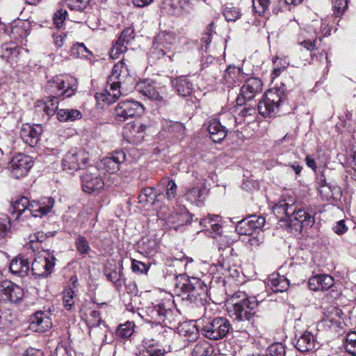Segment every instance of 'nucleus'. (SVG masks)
<instances>
[{"label": "nucleus", "instance_id": "obj_55", "mask_svg": "<svg viewBox=\"0 0 356 356\" xmlns=\"http://www.w3.org/2000/svg\"><path fill=\"white\" fill-rule=\"evenodd\" d=\"M305 32L302 33V39L301 36L299 37L298 40V43L305 47L308 51H313L316 49V37L312 36L311 38H307L306 35H304Z\"/></svg>", "mask_w": 356, "mask_h": 356}, {"label": "nucleus", "instance_id": "obj_52", "mask_svg": "<svg viewBox=\"0 0 356 356\" xmlns=\"http://www.w3.org/2000/svg\"><path fill=\"white\" fill-rule=\"evenodd\" d=\"M345 349L349 354L356 356V332L346 334Z\"/></svg>", "mask_w": 356, "mask_h": 356}, {"label": "nucleus", "instance_id": "obj_8", "mask_svg": "<svg viewBox=\"0 0 356 356\" xmlns=\"http://www.w3.org/2000/svg\"><path fill=\"white\" fill-rule=\"evenodd\" d=\"M81 186L84 192L91 193L102 188L105 184L98 167L90 165L83 168L81 175Z\"/></svg>", "mask_w": 356, "mask_h": 356}, {"label": "nucleus", "instance_id": "obj_12", "mask_svg": "<svg viewBox=\"0 0 356 356\" xmlns=\"http://www.w3.org/2000/svg\"><path fill=\"white\" fill-rule=\"evenodd\" d=\"M24 290L10 280H3L0 285V301L17 303L24 297Z\"/></svg>", "mask_w": 356, "mask_h": 356}, {"label": "nucleus", "instance_id": "obj_29", "mask_svg": "<svg viewBox=\"0 0 356 356\" xmlns=\"http://www.w3.org/2000/svg\"><path fill=\"white\" fill-rule=\"evenodd\" d=\"M296 337L295 346L300 352H307L315 348L316 339L310 332L305 331L300 333L299 336L296 335Z\"/></svg>", "mask_w": 356, "mask_h": 356}, {"label": "nucleus", "instance_id": "obj_32", "mask_svg": "<svg viewBox=\"0 0 356 356\" xmlns=\"http://www.w3.org/2000/svg\"><path fill=\"white\" fill-rule=\"evenodd\" d=\"M30 270V262L24 256H18L13 259L10 264V271L19 277L28 275Z\"/></svg>", "mask_w": 356, "mask_h": 356}, {"label": "nucleus", "instance_id": "obj_26", "mask_svg": "<svg viewBox=\"0 0 356 356\" xmlns=\"http://www.w3.org/2000/svg\"><path fill=\"white\" fill-rule=\"evenodd\" d=\"M58 99L56 96H49L44 99L38 101L35 106L37 113H42V118L46 120L58 111Z\"/></svg>", "mask_w": 356, "mask_h": 356}, {"label": "nucleus", "instance_id": "obj_57", "mask_svg": "<svg viewBox=\"0 0 356 356\" xmlns=\"http://www.w3.org/2000/svg\"><path fill=\"white\" fill-rule=\"evenodd\" d=\"M74 291L69 288L63 292V304L67 310H70L74 305Z\"/></svg>", "mask_w": 356, "mask_h": 356}, {"label": "nucleus", "instance_id": "obj_42", "mask_svg": "<svg viewBox=\"0 0 356 356\" xmlns=\"http://www.w3.org/2000/svg\"><path fill=\"white\" fill-rule=\"evenodd\" d=\"M104 274L107 279L113 283L117 289L121 287V277L122 273L120 267H117L116 266L112 268L107 267L105 269Z\"/></svg>", "mask_w": 356, "mask_h": 356}, {"label": "nucleus", "instance_id": "obj_59", "mask_svg": "<svg viewBox=\"0 0 356 356\" xmlns=\"http://www.w3.org/2000/svg\"><path fill=\"white\" fill-rule=\"evenodd\" d=\"M67 12L64 9L58 10L54 15V24L57 29H61L64 24Z\"/></svg>", "mask_w": 356, "mask_h": 356}, {"label": "nucleus", "instance_id": "obj_49", "mask_svg": "<svg viewBox=\"0 0 356 356\" xmlns=\"http://www.w3.org/2000/svg\"><path fill=\"white\" fill-rule=\"evenodd\" d=\"M218 216H213V217L209 216L205 218L201 219L200 224L204 227L211 229L214 232H219L221 226L218 223Z\"/></svg>", "mask_w": 356, "mask_h": 356}, {"label": "nucleus", "instance_id": "obj_62", "mask_svg": "<svg viewBox=\"0 0 356 356\" xmlns=\"http://www.w3.org/2000/svg\"><path fill=\"white\" fill-rule=\"evenodd\" d=\"M101 323L102 318L100 316V312L97 310L91 311L87 321L88 326L92 327L93 325H100Z\"/></svg>", "mask_w": 356, "mask_h": 356}, {"label": "nucleus", "instance_id": "obj_25", "mask_svg": "<svg viewBox=\"0 0 356 356\" xmlns=\"http://www.w3.org/2000/svg\"><path fill=\"white\" fill-rule=\"evenodd\" d=\"M245 78L244 73L239 67L229 65L223 72L221 83L227 88L238 86Z\"/></svg>", "mask_w": 356, "mask_h": 356}, {"label": "nucleus", "instance_id": "obj_43", "mask_svg": "<svg viewBox=\"0 0 356 356\" xmlns=\"http://www.w3.org/2000/svg\"><path fill=\"white\" fill-rule=\"evenodd\" d=\"M18 54L19 49L15 42L4 43L1 46L0 56L8 60L17 57Z\"/></svg>", "mask_w": 356, "mask_h": 356}, {"label": "nucleus", "instance_id": "obj_63", "mask_svg": "<svg viewBox=\"0 0 356 356\" xmlns=\"http://www.w3.org/2000/svg\"><path fill=\"white\" fill-rule=\"evenodd\" d=\"M180 15L189 14L193 8L191 0H178Z\"/></svg>", "mask_w": 356, "mask_h": 356}, {"label": "nucleus", "instance_id": "obj_20", "mask_svg": "<svg viewBox=\"0 0 356 356\" xmlns=\"http://www.w3.org/2000/svg\"><path fill=\"white\" fill-rule=\"evenodd\" d=\"M90 0H66L67 7L79 13V16L74 21L77 23L87 22L91 17Z\"/></svg>", "mask_w": 356, "mask_h": 356}, {"label": "nucleus", "instance_id": "obj_39", "mask_svg": "<svg viewBox=\"0 0 356 356\" xmlns=\"http://www.w3.org/2000/svg\"><path fill=\"white\" fill-rule=\"evenodd\" d=\"M89 328L90 337L94 340L95 342L101 343L102 344L108 343L106 341L108 329L104 324L102 325H93L92 327H89Z\"/></svg>", "mask_w": 356, "mask_h": 356}, {"label": "nucleus", "instance_id": "obj_18", "mask_svg": "<svg viewBox=\"0 0 356 356\" xmlns=\"http://www.w3.org/2000/svg\"><path fill=\"white\" fill-rule=\"evenodd\" d=\"M135 38V31L133 27L124 29L110 51V56L113 59L118 58L121 54L127 51V45Z\"/></svg>", "mask_w": 356, "mask_h": 356}, {"label": "nucleus", "instance_id": "obj_56", "mask_svg": "<svg viewBox=\"0 0 356 356\" xmlns=\"http://www.w3.org/2000/svg\"><path fill=\"white\" fill-rule=\"evenodd\" d=\"M270 0H252V7L259 15H263L269 7Z\"/></svg>", "mask_w": 356, "mask_h": 356}, {"label": "nucleus", "instance_id": "obj_22", "mask_svg": "<svg viewBox=\"0 0 356 356\" xmlns=\"http://www.w3.org/2000/svg\"><path fill=\"white\" fill-rule=\"evenodd\" d=\"M42 127L40 124H24L20 130V137L30 147H35L40 140Z\"/></svg>", "mask_w": 356, "mask_h": 356}, {"label": "nucleus", "instance_id": "obj_40", "mask_svg": "<svg viewBox=\"0 0 356 356\" xmlns=\"http://www.w3.org/2000/svg\"><path fill=\"white\" fill-rule=\"evenodd\" d=\"M163 129L177 138L182 137L185 132L184 125L179 122L164 120L162 124Z\"/></svg>", "mask_w": 356, "mask_h": 356}, {"label": "nucleus", "instance_id": "obj_11", "mask_svg": "<svg viewBox=\"0 0 356 356\" xmlns=\"http://www.w3.org/2000/svg\"><path fill=\"white\" fill-rule=\"evenodd\" d=\"M88 161V157L83 151L71 149L65 155L62 165L64 170L76 171L83 170Z\"/></svg>", "mask_w": 356, "mask_h": 356}, {"label": "nucleus", "instance_id": "obj_41", "mask_svg": "<svg viewBox=\"0 0 356 356\" xmlns=\"http://www.w3.org/2000/svg\"><path fill=\"white\" fill-rule=\"evenodd\" d=\"M82 115L77 109L62 108L57 111V118L60 122L74 121L80 119Z\"/></svg>", "mask_w": 356, "mask_h": 356}, {"label": "nucleus", "instance_id": "obj_5", "mask_svg": "<svg viewBox=\"0 0 356 356\" xmlns=\"http://www.w3.org/2000/svg\"><path fill=\"white\" fill-rule=\"evenodd\" d=\"M232 325L228 319L224 317H216L203 320L201 326L202 335L210 340L217 341L225 338Z\"/></svg>", "mask_w": 356, "mask_h": 356}, {"label": "nucleus", "instance_id": "obj_35", "mask_svg": "<svg viewBox=\"0 0 356 356\" xmlns=\"http://www.w3.org/2000/svg\"><path fill=\"white\" fill-rule=\"evenodd\" d=\"M30 33V24L28 22L17 20L11 25L10 37L14 40L26 38Z\"/></svg>", "mask_w": 356, "mask_h": 356}, {"label": "nucleus", "instance_id": "obj_58", "mask_svg": "<svg viewBox=\"0 0 356 356\" xmlns=\"http://www.w3.org/2000/svg\"><path fill=\"white\" fill-rule=\"evenodd\" d=\"M348 0H335L333 5L334 15L336 17L341 16L348 8Z\"/></svg>", "mask_w": 356, "mask_h": 356}, {"label": "nucleus", "instance_id": "obj_6", "mask_svg": "<svg viewBox=\"0 0 356 356\" xmlns=\"http://www.w3.org/2000/svg\"><path fill=\"white\" fill-rule=\"evenodd\" d=\"M236 118L231 113H227L221 117V119L213 118L207 123V130L210 138L214 143H220L227 136L229 129L235 126Z\"/></svg>", "mask_w": 356, "mask_h": 356}, {"label": "nucleus", "instance_id": "obj_31", "mask_svg": "<svg viewBox=\"0 0 356 356\" xmlns=\"http://www.w3.org/2000/svg\"><path fill=\"white\" fill-rule=\"evenodd\" d=\"M165 352L153 339H145L136 356H165Z\"/></svg>", "mask_w": 356, "mask_h": 356}, {"label": "nucleus", "instance_id": "obj_36", "mask_svg": "<svg viewBox=\"0 0 356 356\" xmlns=\"http://www.w3.org/2000/svg\"><path fill=\"white\" fill-rule=\"evenodd\" d=\"M267 285L274 293L284 292L289 286V280L279 274H272L268 280Z\"/></svg>", "mask_w": 356, "mask_h": 356}, {"label": "nucleus", "instance_id": "obj_28", "mask_svg": "<svg viewBox=\"0 0 356 356\" xmlns=\"http://www.w3.org/2000/svg\"><path fill=\"white\" fill-rule=\"evenodd\" d=\"M146 129L145 124L139 121H134L126 125L124 134L130 142L138 143L143 140V134Z\"/></svg>", "mask_w": 356, "mask_h": 356}, {"label": "nucleus", "instance_id": "obj_47", "mask_svg": "<svg viewBox=\"0 0 356 356\" xmlns=\"http://www.w3.org/2000/svg\"><path fill=\"white\" fill-rule=\"evenodd\" d=\"M74 245L80 254H88L91 251L89 242L83 236L79 235L75 239Z\"/></svg>", "mask_w": 356, "mask_h": 356}, {"label": "nucleus", "instance_id": "obj_54", "mask_svg": "<svg viewBox=\"0 0 356 356\" xmlns=\"http://www.w3.org/2000/svg\"><path fill=\"white\" fill-rule=\"evenodd\" d=\"M163 184L166 185L165 197L168 200H172L176 197L177 186L174 180H170L168 178L163 179Z\"/></svg>", "mask_w": 356, "mask_h": 356}, {"label": "nucleus", "instance_id": "obj_17", "mask_svg": "<svg viewBox=\"0 0 356 356\" xmlns=\"http://www.w3.org/2000/svg\"><path fill=\"white\" fill-rule=\"evenodd\" d=\"M55 200L51 197H43L38 200H33L29 205V215L42 218L52 212Z\"/></svg>", "mask_w": 356, "mask_h": 356}, {"label": "nucleus", "instance_id": "obj_50", "mask_svg": "<svg viewBox=\"0 0 356 356\" xmlns=\"http://www.w3.org/2000/svg\"><path fill=\"white\" fill-rule=\"evenodd\" d=\"M236 231L240 235H250L254 230L252 228L249 218H246L237 222Z\"/></svg>", "mask_w": 356, "mask_h": 356}, {"label": "nucleus", "instance_id": "obj_34", "mask_svg": "<svg viewBox=\"0 0 356 356\" xmlns=\"http://www.w3.org/2000/svg\"><path fill=\"white\" fill-rule=\"evenodd\" d=\"M161 195H156L155 189L152 187H146L142 190L138 195V202L143 207L151 205L154 209L159 207L157 205L159 202V197Z\"/></svg>", "mask_w": 356, "mask_h": 356}, {"label": "nucleus", "instance_id": "obj_46", "mask_svg": "<svg viewBox=\"0 0 356 356\" xmlns=\"http://www.w3.org/2000/svg\"><path fill=\"white\" fill-rule=\"evenodd\" d=\"M161 9L169 15H180L178 0H163Z\"/></svg>", "mask_w": 356, "mask_h": 356}, {"label": "nucleus", "instance_id": "obj_19", "mask_svg": "<svg viewBox=\"0 0 356 356\" xmlns=\"http://www.w3.org/2000/svg\"><path fill=\"white\" fill-rule=\"evenodd\" d=\"M137 88L141 95L149 99L158 102H162L164 99L163 90L165 88H157L152 81H142L138 84Z\"/></svg>", "mask_w": 356, "mask_h": 356}, {"label": "nucleus", "instance_id": "obj_51", "mask_svg": "<svg viewBox=\"0 0 356 356\" xmlns=\"http://www.w3.org/2000/svg\"><path fill=\"white\" fill-rule=\"evenodd\" d=\"M285 346L281 343H275L266 350L264 356H285Z\"/></svg>", "mask_w": 356, "mask_h": 356}, {"label": "nucleus", "instance_id": "obj_10", "mask_svg": "<svg viewBox=\"0 0 356 356\" xmlns=\"http://www.w3.org/2000/svg\"><path fill=\"white\" fill-rule=\"evenodd\" d=\"M262 82L261 79L256 77H251L246 80L245 83L241 88L240 95L236 98L237 106L245 104L246 101H250L262 90Z\"/></svg>", "mask_w": 356, "mask_h": 356}, {"label": "nucleus", "instance_id": "obj_64", "mask_svg": "<svg viewBox=\"0 0 356 356\" xmlns=\"http://www.w3.org/2000/svg\"><path fill=\"white\" fill-rule=\"evenodd\" d=\"M131 268L134 272L147 273L149 270V266L143 262L134 259L132 261Z\"/></svg>", "mask_w": 356, "mask_h": 356}, {"label": "nucleus", "instance_id": "obj_45", "mask_svg": "<svg viewBox=\"0 0 356 356\" xmlns=\"http://www.w3.org/2000/svg\"><path fill=\"white\" fill-rule=\"evenodd\" d=\"M212 348L209 343L205 340L199 341L194 347L192 352L193 356H210Z\"/></svg>", "mask_w": 356, "mask_h": 356}, {"label": "nucleus", "instance_id": "obj_13", "mask_svg": "<svg viewBox=\"0 0 356 356\" xmlns=\"http://www.w3.org/2000/svg\"><path fill=\"white\" fill-rule=\"evenodd\" d=\"M33 161L32 158L26 154L19 153L10 161L9 168L13 176L19 179L27 175L30 169L33 167Z\"/></svg>", "mask_w": 356, "mask_h": 356}, {"label": "nucleus", "instance_id": "obj_4", "mask_svg": "<svg viewBox=\"0 0 356 356\" xmlns=\"http://www.w3.org/2000/svg\"><path fill=\"white\" fill-rule=\"evenodd\" d=\"M145 321L172 329L179 323L177 312L172 309L170 301L152 304L146 307Z\"/></svg>", "mask_w": 356, "mask_h": 356}, {"label": "nucleus", "instance_id": "obj_16", "mask_svg": "<svg viewBox=\"0 0 356 356\" xmlns=\"http://www.w3.org/2000/svg\"><path fill=\"white\" fill-rule=\"evenodd\" d=\"M126 160V154L123 151L119 150L111 153L108 156L102 159L97 167L99 170L104 172L115 174L120 170V165Z\"/></svg>", "mask_w": 356, "mask_h": 356}, {"label": "nucleus", "instance_id": "obj_14", "mask_svg": "<svg viewBox=\"0 0 356 356\" xmlns=\"http://www.w3.org/2000/svg\"><path fill=\"white\" fill-rule=\"evenodd\" d=\"M143 106L136 101L127 99L119 102L115 109V118L118 121L124 122L134 117L139 110H143Z\"/></svg>", "mask_w": 356, "mask_h": 356}, {"label": "nucleus", "instance_id": "obj_15", "mask_svg": "<svg viewBox=\"0 0 356 356\" xmlns=\"http://www.w3.org/2000/svg\"><path fill=\"white\" fill-rule=\"evenodd\" d=\"M74 86V85L70 83L66 86L65 81L62 77L56 76L47 82V90L51 94L49 96H56L57 99L63 96L70 97L76 89Z\"/></svg>", "mask_w": 356, "mask_h": 356}, {"label": "nucleus", "instance_id": "obj_1", "mask_svg": "<svg viewBox=\"0 0 356 356\" xmlns=\"http://www.w3.org/2000/svg\"><path fill=\"white\" fill-rule=\"evenodd\" d=\"M229 301L233 305V309L229 312L230 316L236 327L244 332L253 328L259 302L256 298L249 297L244 292L238 291L232 296Z\"/></svg>", "mask_w": 356, "mask_h": 356}, {"label": "nucleus", "instance_id": "obj_2", "mask_svg": "<svg viewBox=\"0 0 356 356\" xmlns=\"http://www.w3.org/2000/svg\"><path fill=\"white\" fill-rule=\"evenodd\" d=\"M125 60L122 58L114 65L111 74L108 77L105 88L102 92H96L95 98L99 104L101 102L108 105L115 102L122 95V85L133 81Z\"/></svg>", "mask_w": 356, "mask_h": 356}, {"label": "nucleus", "instance_id": "obj_61", "mask_svg": "<svg viewBox=\"0 0 356 356\" xmlns=\"http://www.w3.org/2000/svg\"><path fill=\"white\" fill-rule=\"evenodd\" d=\"M248 218L250 220V225H252V228H253L254 231L261 229L266 222L265 218L261 216L252 215L248 217Z\"/></svg>", "mask_w": 356, "mask_h": 356}, {"label": "nucleus", "instance_id": "obj_7", "mask_svg": "<svg viewBox=\"0 0 356 356\" xmlns=\"http://www.w3.org/2000/svg\"><path fill=\"white\" fill-rule=\"evenodd\" d=\"M286 102V95L281 93L280 89L269 90L266 92L265 98L258 103L257 110L263 116L271 115L276 113Z\"/></svg>", "mask_w": 356, "mask_h": 356}, {"label": "nucleus", "instance_id": "obj_37", "mask_svg": "<svg viewBox=\"0 0 356 356\" xmlns=\"http://www.w3.org/2000/svg\"><path fill=\"white\" fill-rule=\"evenodd\" d=\"M179 332L180 335L186 338V340L193 342L198 339L201 329L200 330L194 323H184L179 327Z\"/></svg>", "mask_w": 356, "mask_h": 356}, {"label": "nucleus", "instance_id": "obj_9", "mask_svg": "<svg viewBox=\"0 0 356 356\" xmlns=\"http://www.w3.org/2000/svg\"><path fill=\"white\" fill-rule=\"evenodd\" d=\"M181 290L184 298L190 301H195L197 296L206 294L207 291V284L200 278L195 277H188L181 284Z\"/></svg>", "mask_w": 356, "mask_h": 356}, {"label": "nucleus", "instance_id": "obj_23", "mask_svg": "<svg viewBox=\"0 0 356 356\" xmlns=\"http://www.w3.org/2000/svg\"><path fill=\"white\" fill-rule=\"evenodd\" d=\"M51 325V320L44 312L38 311L30 318L29 328L35 332H44Z\"/></svg>", "mask_w": 356, "mask_h": 356}, {"label": "nucleus", "instance_id": "obj_38", "mask_svg": "<svg viewBox=\"0 0 356 356\" xmlns=\"http://www.w3.org/2000/svg\"><path fill=\"white\" fill-rule=\"evenodd\" d=\"M318 191L322 197L326 200H339L341 196V188L338 186L332 185L331 184L321 186L318 188Z\"/></svg>", "mask_w": 356, "mask_h": 356}, {"label": "nucleus", "instance_id": "obj_44", "mask_svg": "<svg viewBox=\"0 0 356 356\" xmlns=\"http://www.w3.org/2000/svg\"><path fill=\"white\" fill-rule=\"evenodd\" d=\"M134 323L131 321H127L124 324L120 325L116 331V337L120 339H127L134 333Z\"/></svg>", "mask_w": 356, "mask_h": 356}, {"label": "nucleus", "instance_id": "obj_3", "mask_svg": "<svg viewBox=\"0 0 356 356\" xmlns=\"http://www.w3.org/2000/svg\"><path fill=\"white\" fill-rule=\"evenodd\" d=\"M273 212L286 226L302 229L303 227L312 226L314 217L299 207L293 200H282L273 207Z\"/></svg>", "mask_w": 356, "mask_h": 356}, {"label": "nucleus", "instance_id": "obj_48", "mask_svg": "<svg viewBox=\"0 0 356 356\" xmlns=\"http://www.w3.org/2000/svg\"><path fill=\"white\" fill-rule=\"evenodd\" d=\"M90 54L83 43L74 44L70 49V56L74 58H87Z\"/></svg>", "mask_w": 356, "mask_h": 356}, {"label": "nucleus", "instance_id": "obj_53", "mask_svg": "<svg viewBox=\"0 0 356 356\" xmlns=\"http://www.w3.org/2000/svg\"><path fill=\"white\" fill-rule=\"evenodd\" d=\"M223 15L227 22H236L241 17V12L236 7L225 6L223 9Z\"/></svg>", "mask_w": 356, "mask_h": 356}, {"label": "nucleus", "instance_id": "obj_60", "mask_svg": "<svg viewBox=\"0 0 356 356\" xmlns=\"http://www.w3.org/2000/svg\"><path fill=\"white\" fill-rule=\"evenodd\" d=\"M202 195V190L199 187H193L190 188L185 194L187 200L191 202L200 201Z\"/></svg>", "mask_w": 356, "mask_h": 356}, {"label": "nucleus", "instance_id": "obj_21", "mask_svg": "<svg viewBox=\"0 0 356 356\" xmlns=\"http://www.w3.org/2000/svg\"><path fill=\"white\" fill-rule=\"evenodd\" d=\"M56 258L46 257L35 259L31 265V271L35 277H45L51 274L54 266Z\"/></svg>", "mask_w": 356, "mask_h": 356}, {"label": "nucleus", "instance_id": "obj_33", "mask_svg": "<svg viewBox=\"0 0 356 356\" xmlns=\"http://www.w3.org/2000/svg\"><path fill=\"white\" fill-rule=\"evenodd\" d=\"M171 85L177 94L183 97L190 95L193 90V83L184 76L171 79Z\"/></svg>", "mask_w": 356, "mask_h": 356}, {"label": "nucleus", "instance_id": "obj_24", "mask_svg": "<svg viewBox=\"0 0 356 356\" xmlns=\"http://www.w3.org/2000/svg\"><path fill=\"white\" fill-rule=\"evenodd\" d=\"M175 38L172 34L168 33H159L154 42V49L157 51L159 56L167 55L168 52L171 51L174 47Z\"/></svg>", "mask_w": 356, "mask_h": 356}, {"label": "nucleus", "instance_id": "obj_27", "mask_svg": "<svg viewBox=\"0 0 356 356\" xmlns=\"http://www.w3.org/2000/svg\"><path fill=\"white\" fill-rule=\"evenodd\" d=\"M334 284V278L327 274H318L312 276L308 281L309 288L314 291H326Z\"/></svg>", "mask_w": 356, "mask_h": 356}, {"label": "nucleus", "instance_id": "obj_30", "mask_svg": "<svg viewBox=\"0 0 356 356\" xmlns=\"http://www.w3.org/2000/svg\"><path fill=\"white\" fill-rule=\"evenodd\" d=\"M31 202L27 197H20L17 198L10 206V212L13 216V218L15 220H20L22 218V215L26 213L25 216L27 217L29 215V205Z\"/></svg>", "mask_w": 356, "mask_h": 356}]
</instances>
